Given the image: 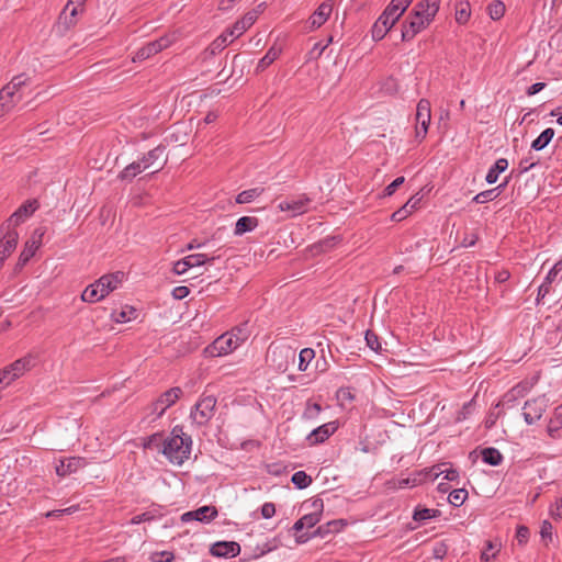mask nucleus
<instances>
[{"label": "nucleus", "instance_id": "nucleus-1", "mask_svg": "<svg viewBox=\"0 0 562 562\" xmlns=\"http://www.w3.org/2000/svg\"><path fill=\"white\" fill-rule=\"evenodd\" d=\"M192 439L183 434L182 428L176 426L164 440L162 454L176 465H182L191 454Z\"/></svg>", "mask_w": 562, "mask_h": 562}, {"label": "nucleus", "instance_id": "nucleus-2", "mask_svg": "<svg viewBox=\"0 0 562 562\" xmlns=\"http://www.w3.org/2000/svg\"><path fill=\"white\" fill-rule=\"evenodd\" d=\"M29 87V77L18 75L0 90V119L12 112L22 101Z\"/></svg>", "mask_w": 562, "mask_h": 562}, {"label": "nucleus", "instance_id": "nucleus-3", "mask_svg": "<svg viewBox=\"0 0 562 562\" xmlns=\"http://www.w3.org/2000/svg\"><path fill=\"white\" fill-rule=\"evenodd\" d=\"M36 362V355L27 353L26 356L15 360L10 366L0 370V390L10 385L14 380L22 376L26 371L35 367Z\"/></svg>", "mask_w": 562, "mask_h": 562}, {"label": "nucleus", "instance_id": "nucleus-4", "mask_svg": "<svg viewBox=\"0 0 562 562\" xmlns=\"http://www.w3.org/2000/svg\"><path fill=\"white\" fill-rule=\"evenodd\" d=\"M415 140L422 143L428 133L429 124L431 121V105L427 99H420L417 103L415 114Z\"/></svg>", "mask_w": 562, "mask_h": 562}, {"label": "nucleus", "instance_id": "nucleus-5", "mask_svg": "<svg viewBox=\"0 0 562 562\" xmlns=\"http://www.w3.org/2000/svg\"><path fill=\"white\" fill-rule=\"evenodd\" d=\"M216 406V398L213 395H203L191 411L190 417L193 423L203 426L213 417Z\"/></svg>", "mask_w": 562, "mask_h": 562}, {"label": "nucleus", "instance_id": "nucleus-6", "mask_svg": "<svg viewBox=\"0 0 562 562\" xmlns=\"http://www.w3.org/2000/svg\"><path fill=\"white\" fill-rule=\"evenodd\" d=\"M45 231L43 228H36L30 238L25 241L24 247L18 258L15 263V272L22 270V268L31 260V258L36 254V251L42 246L43 237Z\"/></svg>", "mask_w": 562, "mask_h": 562}, {"label": "nucleus", "instance_id": "nucleus-7", "mask_svg": "<svg viewBox=\"0 0 562 562\" xmlns=\"http://www.w3.org/2000/svg\"><path fill=\"white\" fill-rule=\"evenodd\" d=\"M295 350L290 347H270L267 360L276 371L285 372L289 363L295 361Z\"/></svg>", "mask_w": 562, "mask_h": 562}, {"label": "nucleus", "instance_id": "nucleus-8", "mask_svg": "<svg viewBox=\"0 0 562 562\" xmlns=\"http://www.w3.org/2000/svg\"><path fill=\"white\" fill-rule=\"evenodd\" d=\"M239 347L237 339L232 338V335L225 333L217 337L211 345L204 349L207 357H223L232 353Z\"/></svg>", "mask_w": 562, "mask_h": 562}, {"label": "nucleus", "instance_id": "nucleus-9", "mask_svg": "<svg viewBox=\"0 0 562 562\" xmlns=\"http://www.w3.org/2000/svg\"><path fill=\"white\" fill-rule=\"evenodd\" d=\"M38 207L37 200H27L1 226L16 229V226L27 221Z\"/></svg>", "mask_w": 562, "mask_h": 562}, {"label": "nucleus", "instance_id": "nucleus-10", "mask_svg": "<svg viewBox=\"0 0 562 562\" xmlns=\"http://www.w3.org/2000/svg\"><path fill=\"white\" fill-rule=\"evenodd\" d=\"M0 265L3 267L5 260L15 250L19 241V232L15 228H3L0 226Z\"/></svg>", "mask_w": 562, "mask_h": 562}, {"label": "nucleus", "instance_id": "nucleus-11", "mask_svg": "<svg viewBox=\"0 0 562 562\" xmlns=\"http://www.w3.org/2000/svg\"><path fill=\"white\" fill-rule=\"evenodd\" d=\"M548 400L546 396H539L525 403L522 416L528 425L537 423L547 411Z\"/></svg>", "mask_w": 562, "mask_h": 562}, {"label": "nucleus", "instance_id": "nucleus-12", "mask_svg": "<svg viewBox=\"0 0 562 562\" xmlns=\"http://www.w3.org/2000/svg\"><path fill=\"white\" fill-rule=\"evenodd\" d=\"M182 395L179 386L171 387L164 392L151 405L153 413L160 417L169 407H171Z\"/></svg>", "mask_w": 562, "mask_h": 562}, {"label": "nucleus", "instance_id": "nucleus-13", "mask_svg": "<svg viewBox=\"0 0 562 562\" xmlns=\"http://www.w3.org/2000/svg\"><path fill=\"white\" fill-rule=\"evenodd\" d=\"M172 43V40L168 36H162L158 40L147 43L142 48H139L135 55L133 56V61H142L150 56L161 52L162 49L169 47Z\"/></svg>", "mask_w": 562, "mask_h": 562}, {"label": "nucleus", "instance_id": "nucleus-14", "mask_svg": "<svg viewBox=\"0 0 562 562\" xmlns=\"http://www.w3.org/2000/svg\"><path fill=\"white\" fill-rule=\"evenodd\" d=\"M311 199L305 194H302L297 198L281 201L278 204V209L281 212H289L290 215L294 217L306 213L308 211Z\"/></svg>", "mask_w": 562, "mask_h": 562}, {"label": "nucleus", "instance_id": "nucleus-15", "mask_svg": "<svg viewBox=\"0 0 562 562\" xmlns=\"http://www.w3.org/2000/svg\"><path fill=\"white\" fill-rule=\"evenodd\" d=\"M97 281L99 284L100 295L102 299H104L123 284L125 281V273L122 271L106 273L99 278Z\"/></svg>", "mask_w": 562, "mask_h": 562}, {"label": "nucleus", "instance_id": "nucleus-16", "mask_svg": "<svg viewBox=\"0 0 562 562\" xmlns=\"http://www.w3.org/2000/svg\"><path fill=\"white\" fill-rule=\"evenodd\" d=\"M429 23H426L424 19L415 15V13L411 12L407 16L406 21L402 25V41L409 42L412 41L418 33L425 30Z\"/></svg>", "mask_w": 562, "mask_h": 562}, {"label": "nucleus", "instance_id": "nucleus-17", "mask_svg": "<svg viewBox=\"0 0 562 562\" xmlns=\"http://www.w3.org/2000/svg\"><path fill=\"white\" fill-rule=\"evenodd\" d=\"M217 509L214 506L205 505L202 507H199L195 510L186 512L181 515V521L182 522H190V521H200L203 524L211 522L213 519L217 517Z\"/></svg>", "mask_w": 562, "mask_h": 562}, {"label": "nucleus", "instance_id": "nucleus-18", "mask_svg": "<svg viewBox=\"0 0 562 562\" xmlns=\"http://www.w3.org/2000/svg\"><path fill=\"white\" fill-rule=\"evenodd\" d=\"M87 464L88 462L82 457H68L58 460L55 465V471L58 476L65 477L69 474L76 473Z\"/></svg>", "mask_w": 562, "mask_h": 562}, {"label": "nucleus", "instance_id": "nucleus-19", "mask_svg": "<svg viewBox=\"0 0 562 562\" xmlns=\"http://www.w3.org/2000/svg\"><path fill=\"white\" fill-rule=\"evenodd\" d=\"M339 428L338 420H333L326 424H323L318 426L317 428L313 429L308 436L307 441L310 445H318L326 441L330 436H333L337 429Z\"/></svg>", "mask_w": 562, "mask_h": 562}, {"label": "nucleus", "instance_id": "nucleus-20", "mask_svg": "<svg viewBox=\"0 0 562 562\" xmlns=\"http://www.w3.org/2000/svg\"><path fill=\"white\" fill-rule=\"evenodd\" d=\"M439 7L440 0H422L416 3L412 12L430 24L438 13Z\"/></svg>", "mask_w": 562, "mask_h": 562}, {"label": "nucleus", "instance_id": "nucleus-21", "mask_svg": "<svg viewBox=\"0 0 562 562\" xmlns=\"http://www.w3.org/2000/svg\"><path fill=\"white\" fill-rule=\"evenodd\" d=\"M396 22L397 20L391 18L387 13L383 11L372 26V38L374 41H381Z\"/></svg>", "mask_w": 562, "mask_h": 562}, {"label": "nucleus", "instance_id": "nucleus-22", "mask_svg": "<svg viewBox=\"0 0 562 562\" xmlns=\"http://www.w3.org/2000/svg\"><path fill=\"white\" fill-rule=\"evenodd\" d=\"M257 18V11L247 12L240 20L236 21L235 24L229 29V36L238 38L256 22Z\"/></svg>", "mask_w": 562, "mask_h": 562}, {"label": "nucleus", "instance_id": "nucleus-23", "mask_svg": "<svg viewBox=\"0 0 562 562\" xmlns=\"http://www.w3.org/2000/svg\"><path fill=\"white\" fill-rule=\"evenodd\" d=\"M240 551V547L236 542L220 541L211 547V554L220 558L236 557Z\"/></svg>", "mask_w": 562, "mask_h": 562}, {"label": "nucleus", "instance_id": "nucleus-24", "mask_svg": "<svg viewBox=\"0 0 562 562\" xmlns=\"http://www.w3.org/2000/svg\"><path fill=\"white\" fill-rule=\"evenodd\" d=\"M111 319L117 324L132 322L138 317V311L132 305H123L113 310L110 314Z\"/></svg>", "mask_w": 562, "mask_h": 562}, {"label": "nucleus", "instance_id": "nucleus-25", "mask_svg": "<svg viewBox=\"0 0 562 562\" xmlns=\"http://www.w3.org/2000/svg\"><path fill=\"white\" fill-rule=\"evenodd\" d=\"M447 464H438L430 468L426 476L431 481H436L440 475L443 474L445 480L447 481H454L459 477V472L456 469L452 468H445Z\"/></svg>", "mask_w": 562, "mask_h": 562}, {"label": "nucleus", "instance_id": "nucleus-26", "mask_svg": "<svg viewBox=\"0 0 562 562\" xmlns=\"http://www.w3.org/2000/svg\"><path fill=\"white\" fill-rule=\"evenodd\" d=\"M333 5L330 2H323L318 5L315 12L310 18V23L313 27H321L330 16Z\"/></svg>", "mask_w": 562, "mask_h": 562}, {"label": "nucleus", "instance_id": "nucleus-27", "mask_svg": "<svg viewBox=\"0 0 562 562\" xmlns=\"http://www.w3.org/2000/svg\"><path fill=\"white\" fill-rule=\"evenodd\" d=\"M259 225V220L255 216H241L239 217L234 227L235 236H243L246 233L255 231Z\"/></svg>", "mask_w": 562, "mask_h": 562}, {"label": "nucleus", "instance_id": "nucleus-28", "mask_svg": "<svg viewBox=\"0 0 562 562\" xmlns=\"http://www.w3.org/2000/svg\"><path fill=\"white\" fill-rule=\"evenodd\" d=\"M83 4H72L68 7V3L64 8L63 12L59 15V23L65 26V29H70L77 22V15L82 10Z\"/></svg>", "mask_w": 562, "mask_h": 562}, {"label": "nucleus", "instance_id": "nucleus-29", "mask_svg": "<svg viewBox=\"0 0 562 562\" xmlns=\"http://www.w3.org/2000/svg\"><path fill=\"white\" fill-rule=\"evenodd\" d=\"M282 53V48L278 45H272L266 55L258 61L256 71L261 72L267 69Z\"/></svg>", "mask_w": 562, "mask_h": 562}, {"label": "nucleus", "instance_id": "nucleus-30", "mask_svg": "<svg viewBox=\"0 0 562 562\" xmlns=\"http://www.w3.org/2000/svg\"><path fill=\"white\" fill-rule=\"evenodd\" d=\"M413 0H392L390 4L385 8L384 12L387 13L391 18L398 21V19L406 11L408 5Z\"/></svg>", "mask_w": 562, "mask_h": 562}, {"label": "nucleus", "instance_id": "nucleus-31", "mask_svg": "<svg viewBox=\"0 0 562 562\" xmlns=\"http://www.w3.org/2000/svg\"><path fill=\"white\" fill-rule=\"evenodd\" d=\"M508 168V160L506 158H499L488 169L485 181L488 184H493L497 181L499 173L504 172Z\"/></svg>", "mask_w": 562, "mask_h": 562}, {"label": "nucleus", "instance_id": "nucleus-32", "mask_svg": "<svg viewBox=\"0 0 562 562\" xmlns=\"http://www.w3.org/2000/svg\"><path fill=\"white\" fill-rule=\"evenodd\" d=\"M234 40V37L229 36V29H227L211 43L207 50L210 52L211 55H215L222 52Z\"/></svg>", "mask_w": 562, "mask_h": 562}, {"label": "nucleus", "instance_id": "nucleus-33", "mask_svg": "<svg viewBox=\"0 0 562 562\" xmlns=\"http://www.w3.org/2000/svg\"><path fill=\"white\" fill-rule=\"evenodd\" d=\"M506 184H507V181L497 186L494 189L485 190V191L477 193L473 198V202H475L477 204H483V203L495 200L501 194V192L503 191V189L505 188Z\"/></svg>", "mask_w": 562, "mask_h": 562}, {"label": "nucleus", "instance_id": "nucleus-34", "mask_svg": "<svg viewBox=\"0 0 562 562\" xmlns=\"http://www.w3.org/2000/svg\"><path fill=\"white\" fill-rule=\"evenodd\" d=\"M265 192V188L255 187L247 190L241 191L236 196V203L238 204H247L256 199H258Z\"/></svg>", "mask_w": 562, "mask_h": 562}, {"label": "nucleus", "instance_id": "nucleus-35", "mask_svg": "<svg viewBox=\"0 0 562 562\" xmlns=\"http://www.w3.org/2000/svg\"><path fill=\"white\" fill-rule=\"evenodd\" d=\"M562 428V405H559L554 408L553 415L548 424V434L550 437L554 438L559 430Z\"/></svg>", "mask_w": 562, "mask_h": 562}, {"label": "nucleus", "instance_id": "nucleus-36", "mask_svg": "<svg viewBox=\"0 0 562 562\" xmlns=\"http://www.w3.org/2000/svg\"><path fill=\"white\" fill-rule=\"evenodd\" d=\"M554 130L552 127L546 128L532 143L531 149L539 151L546 148L554 137Z\"/></svg>", "mask_w": 562, "mask_h": 562}, {"label": "nucleus", "instance_id": "nucleus-37", "mask_svg": "<svg viewBox=\"0 0 562 562\" xmlns=\"http://www.w3.org/2000/svg\"><path fill=\"white\" fill-rule=\"evenodd\" d=\"M81 300L87 303H97L102 301V296L100 295L98 281L89 284L81 294Z\"/></svg>", "mask_w": 562, "mask_h": 562}, {"label": "nucleus", "instance_id": "nucleus-38", "mask_svg": "<svg viewBox=\"0 0 562 562\" xmlns=\"http://www.w3.org/2000/svg\"><path fill=\"white\" fill-rule=\"evenodd\" d=\"M482 460L486 464L496 467V465H499L502 463L503 456L499 452V450H497L496 448L488 447V448H484L482 450Z\"/></svg>", "mask_w": 562, "mask_h": 562}, {"label": "nucleus", "instance_id": "nucleus-39", "mask_svg": "<svg viewBox=\"0 0 562 562\" xmlns=\"http://www.w3.org/2000/svg\"><path fill=\"white\" fill-rule=\"evenodd\" d=\"M144 170L145 167L143 166L142 161H133L120 172L119 177L122 180H132Z\"/></svg>", "mask_w": 562, "mask_h": 562}, {"label": "nucleus", "instance_id": "nucleus-40", "mask_svg": "<svg viewBox=\"0 0 562 562\" xmlns=\"http://www.w3.org/2000/svg\"><path fill=\"white\" fill-rule=\"evenodd\" d=\"M440 515L438 509L425 508V507H416L413 514V519L418 522H424L431 518H436Z\"/></svg>", "mask_w": 562, "mask_h": 562}, {"label": "nucleus", "instance_id": "nucleus-41", "mask_svg": "<svg viewBox=\"0 0 562 562\" xmlns=\"http://www.w3.org/2000/svg\"><path fill=\"white\" fill-rule=\"evenodd\" d=\"M165 149V146L158 145L154 149L149 150L146 155H144L140 161L145 169L154 165L155 161H157L164 155Z\"/></svg>", "mask_w": 562, "mask_h": 562}, {"label": "nucleus", "instance_id": "nucleus-42", "mask_svg": "<svg viewBox=\"0 0 562 562\" xmlns=\"http://www.w3.org/2000/svg\"><path fill=\"white\" fill-rule=\"evenodd\" d=\"M183 260L187 262L188 267L195 268L205 265L206 262H211L214 260V257H207L205 254H192L186 256Z\"/></svg>", "mask_w": 562, "mask_h": 562}, {"label": "nucleus", "instance_id": "nucleus-43", "mask_svg": "<svg viewBox=\"0 0 562 562\" xmlns=\"http://www.w3.org/2000/svg\"><path fill=\"white\" fill-rule=\"evenodd\" d=\"M346 525V521L342 519L331 520L327 522L325 526H319L316 532L321 536H324L327 532H339L344 529Z\"/></svg>", "mask_w": 562, "mask_h": 562}, {"label": "nucleus", "instance_id": "nucleus-44", "mask_svg": "<svg viewBox=\"0 0 562 562\" xmlns=\"http://www.w3.org/2000/svg\"><path fill=\"white\" fill-rule=\"evenodd\" d=\"M467 498L468 491L465 488H456L449 493L448 502L454 507H460Z\"/></svg>", "mask_w": 562, "mask_h": 562}, {"label": "nucleus", "instance_id": "nucleus-45", "mask_svg": "<svg viewBox=\"0 0 562 562\" xmlns=\"http://www.w3.org/2000/svg\"><path fill=\"white\" fill-rule=\"evenodd\" d=\"M315 351L312 348H304L299 353V370L306 371L310 362L314 359Z\"/></svg>", "mask_w": 562, "mask_h": 562}, {"label": "nucleus", "instance_id": "nucleus-46", "mask_svg": "<svg viewBox=\"0 0 562 562\" xmlns=\"http://www.w3.org/2000/svg\"><path fill=\"white\" fill-rule=\"evenodd\" d=\"M499 547L501 544L494 543L491 540L486 541L484 550L481 554V560L484 562H490L496 557V553L499 551Z\"/></svg>", "mask_w": 562, "mask_h": 562}, {"label": "nucleus", "instance_id": "nucleus-47", "mask_svg": "<svg viewBox=\"0 0 562 562\" xmlns=\"http://www.w3.org/2000/svg\"><path fill=\"white\" fill-rule=\"evenodd\" d=\"M227 333H228V335H232V338L237 339V344L239 346L243 342H245L247 340V338L249 337V331L247 329V325L246 324L236 326V327L232 328V330H229Z\"/></svg>", "mask_w": 562, "mask_h": 562}, {"label": "nucleus", "instance_id": "nucleus-48", "mask_svg": "<svg viewBox=\"0 0 562 562\" xmlns=\"http://www.w3.org/2000/svg\"><path fill=\"white\" fill-rule=\"evenodd\" d=\"M291 481L297 488L301 490L306 488L312 483L311 476H308L304 471L295 472L292 475Z\"/></svg>", "mask_w": 562, "mask_h": 562}, {"label": "nucleus", "instance_id": "nucleus-49", "mask_svg": "<svg viewBox=\"0 0 562 562\" xmlns=\"http://www.w3.org/2000/svg\"><path fill=\"white\" fill-rule=\"evenodd\" d=\"M470 8L468 2L458 4L456 9V21L459 24H465L470 19Z\"/></svg>", "mask_w": 562, "mask_h": 562}, {"label": "nucleus", "instance_id": "nucleus-50", "mask_svg": "<svg viewBox=\"0 0 562 562\" xmlns=\"http://www.w3.org/2000/svg\"><path fill=\"white\" fill-rule=\"evenodd\" d=\"M490 16L493 20H499L505 13V5L502 1H494L488 7Z\"/></svg>", "mask_w": 562, "mask_h": 562}, {"label": "nucleus", "instance_id": "nucleus-51", "mask_svg": "<svg viewBox=\"0 0 562 562\" xmlns=\"http://www.w3.org/2000/svg\"><path fill=\"white\" fill-rule=\"evenodd\" d=\"M364 338H366L367 346L371 350L378 352V351H380L382 349L381 342H380L379 337H378V335L375 333H373L371 330H367Z\"/></svg>", "mask_w": 562, "mask_h": 562}, {"label": "nucleus", "instance_id": "nucleus-52", "mask_svg": "<svg viewBox=\"0 0 562 562\" xmlns=\"http://www.w3.org/2000/svg\"><path fill=\"white\" fill-rule=\"evenodd\" d=\"M539 162V159H537L532 154L529 153V155L525 158H522L519 161V169L520 172H527L533 167H536Z\"/></svg>", "mask_w": 562, "mask_h": 562}, {"label": "nucleus", "instance_id": "nucleus-53", "mask_svg": "<svg viewBox=\"0 0 562 562\" xmlns=\"http://www.w3.org/2000/svg\"><path fill=\"white\" fill-rule=\"evenodd\" d=\"M322 412V406L318 403H307L303 416L306 419H315Z\"/></svg>", "mask_w": 562, "mask_h": 562}, {"label": "nucleus", "instance_id": "nucleus-54", "mask_svg": "<svg viewBox=\"0 0 562 562\" xmlns=\"http://www.w3.org/2000/svg\"><path fill=\"white\" fill-rule=\"evenodd\" d=\"M157 517V515L153 512V510H148V512H145L143 514H139V515H135L132 519H131V524L132 525H138V524H142V522H146V521H151L154 520L155 518Z\"/></svg>", "mask_w": 562, "mask_h": 562}, {"label": "nucleus", "instance_id": "nucleus-55", "mask_svg": "<svg viewBox=\"0 0 562 562\" xmlns=\"http://www.w3.org/2000/svg\"><path fill=\"white\" fill-rule=\"evenodd\" d=\"M529 536H530V532H529L528 527L522 526V525L517 527L516 540H517L518 544L525 546L529 540Z\"/></svg>", "mask_w": 562, "mask_h": 562}, {"label": "nucleus", "instance_id": "nucleus-56", "mask_svg": "<svg viewBox=\"0 0 562 562\" xmlns=\"http://www.w3.org/2000/svg\"><path fill=\"white\" fill-rule=\"evenodd\" d=\"M304 528L314 527L321 519V514L311 513L301 517Z\"/></svg>", "mask_w": 562, "mask_h": 562}, {"label": "nucleus", "instance_id": "nucleus-57", "mask_svg": "<svg viewBox=\"0 0 562 562\" xmlns=\"http://www.w3.org/2000/svg\"><path fill=\"white\" fill-rule=\"evenodd\" d=\"M405 181L404 177H397L394 179L385 189L384 196H391L395 193V191L401 187Z\"/></svg>", "mask_w": 562, "mask_h": 562}, {"label": "nucleus", "instance_id": "nucleus-58", "mask_svg": "<svg viewBox=\"0 0 562 562\" xmlns=\"http://www.w3.org/2000/svg\"><path fill=\"white\" fill-rule=\"evenodd\" d=\"M552 530H553L552 524L549 520H543L541 524V528H540L541 538L543 540H546V539L551 540L552 539Z\"/></svg>", "mask_w": 562, "mask_h": 562}, {"label": "nucleus", "instance_id": "nucleus-59", "mask_svg": "<svg viewBox=\"0 0 562 562\" xmlns=\"http://www.w3.org/2000/svg\"><path fill=\"white\" fill-rule=\"evenodd\" d=\"M473 409V403L472 402H468L463 405V407L458 412L457 416H456V420L457 422H462L464 419H467L468 415L471 414Z\"/></svg>", "mask_w": 562, "mask_h": 562}, {"label": "nucleus", "instance_id": "nucleus-60", "mask_svg": "<svg viewBox=\"0 0 562 562\" xmlns=\"http://www.w3.org/2000/svg\"><path fill=\"white\" fill-rule=\"evenodd\" d=\"M274 514H276V506L273 503L268 502L261 506V516L265 519H269V518L273 517Z\"/></svg>", "mask_w": 562, "mask_h": 562}, {"label": "nucleus", "instance_id": "nucleus-61", "mask_svg": "<svg viewBox=\"0 0 562 562\" xmlns=\"http://www.w3.org/2000/svg\"><path fill=\"white\" fill-rule=\"evenodd\" d=\"M190 293V290L189 288L184 286V285H179V286H176L173 290H172V296L176 299V300H182L184 297H187Z\"/></svg>", "mask_w": 562, "mask_h": 562}, {"label": "nucleus", "instance_id": "nucleus-62", "mask_svg": "<svg viewBox=\"0 0 562 562\" xmlns=\"http://www.w3.org/2000/svg\"><path fill=\"white\" fill-rule=\"evenodd\" d=\"M190 268L188 267L187 262L182 258L173 263L172 271L176 274L181 276V274H184Z\"/></svg>", "mask_w": 562, "mask_h": 562}, {"label": "nucleus", "instance_id": "nucleus-63", "mask_svg": "<svg viewBox=\"0 0 562 562\" xmlns=\"http://www.w3.org/2000/svg\"><path fill=\"white\" fill-rule=\"evenodd\" d=\"M409 214H411V210H408L407 207L402 206L401 209H398L397 211H395L392 214V220L396 221V222H400V221H403L404 218H406Z\"/></svg>", "mask_w": 562, "mask_h": 562}, {"label": "nucleus", "instance_id": "nucleus-64", "mask_svg": "<svg viewBox=\"0 0 562 562\" xmlns=\"http://www.w3.org/2000/svg\"><path fill=\"white\" fill-rule=\"evenodd\" d=\"M550 515L554 518H562V499H557L550 507Z\"/></svg>", "mask_w": 562, "mask_h": 562}]
</instances>
